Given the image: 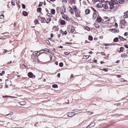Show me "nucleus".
Instances as JSON below:
<instances>
[{"label": "nucleus", "instance_id": "obj_61", "mask_svg": "<svg viewBox=\"0 0 128 128\" xmlns=\"http://www.w3.org/2000/svg\"><path fill=\"white\" fill-rule=\"evenodd\" d=\"M17 4L18 5V6L19 7V8H20V5L18 3H17Z\"/></svg>", "mask_w": 128, "mask_h": 128}, {"label": "nucleus", "instance_id": "obj_36", "mask_svg": "<svg viewBox=\"0 0 128 128\" xmlns=\"http://www.w3.org/2000/svg\"><path fill=\"white\" fill-rule=\"evenodd\" d=\"M88 39L90 41H92L93 40V37L92 36H88Z\"/></svg>", "mask_w": 128, "mask_h": 128}, {"label": "nucleus", "instance_id": "obj_7", "mask_svg": "<svg viewBox=\"0 0 128 128\" xmlns=\"http://www.w3.org/2000/svg\"><path fill=\"white\" fill-rule=\"evenodd\" d=\"M60 33L62 34L63 36L66 35L67 34V32L66 30H63L62 29H61L60 31Z\"/></svg>", "mask_w": 128, "mask_h": 128}, {"label": "nucleus", "instance_id": "obj_20", "mask_svg": "<svg viewBox=\"0 0 128 128\" xmlns=\"http://www.w3.org/2000/svg\"><path fill=\"white\" fill-rule=\"evenodd\" d=\"M118 37L119 39L120 40H122V41H126L127 40L126 39L122 37L121 36H119Z\"/></svg>", "mask_w": 128, "mask_h": 128}, {"label": "nucleus", "instance_id": "obj_54", "mask_svg": "<svg viewBox=\"0 0 128 128\" xmlns=\"http://www.w3.org/2000/svg\"><path fill=\"white\" fill-rule=\"evenodd\" d=\"M128 34V32H125L124 34V35L125 36H126Z\"/></svg>", "mask_w": 128, "mask_h": 128}, {"label": "nucleus", "instance_id": "obj_4", "mask_svg": "<svg viewBox=\"0 0 128 128\" xmlns=\"http://www.w3.org/2000/svg\"><path fill=\"white\" fill-rule=\"evenodd\" d=\"M113 1L116 2V4H115V6H118L117 4L118 3L122 4L124 2V0H114Z\"/></svg>", "mask_w": 128, "mask_h": 128}, {"label": "nucleus", "instance_id": "obj_11", "mask_svg": "<svg viewBox=\"0 0 128 128\" xmlns=\"http://www.w3.org/2000/svg\"><path fill=\"white\" fill-rule=\"evenodd\" d=\"M75 114V113L74 112L68 113L66 114L67 116L70 117H72L74 116Z\"/></svg>", "mask_w": 128, "mask_h": 128}, {"label": "nucleus", "instance_id": "obj_45", "mask_svg": "<svg viewBox=\"0 0 128 128\" xmlns=\"http://www.w3.org/2000/svg\"><path fill=\"white\" fill-rule=\"evenodd\" d=\"M86 29L88 31H89L90 30V28L87 26H86L85 27Z\"/></svg>", "mask_w": 128, "mask_h": 128}, {"label": "nucleus", "instance_id": "obj_18", "mask_svg": "<svg viewBox=\"0 0 128 128\" xmlns=\"http://www.w3.org/2000/svg\"><path fill=\"white\" fill-rule=\"evenodd\" d=\"M68 9L69 10V12H70L72 14H74L73 10L71 7L69 6L68 8Z\"/></svg>", "mask_w": 128, "mask_h": 128}, {"label": "nucleus", "instance_id": "obj_24", "mask_svg": "<svg viewBox=\"0 0 128 128\" xmlns=\"http://www.w3.org/2000/svg\"><path fill=\"white\" fill-rule=\"evenodd\" d=\"M22 14L24 16H27L28 14V12L25 11H23L22 12Z\"/></svg>", "mask_w": 128, "mask_h": 128}, {"label": "nucleus", "instance_id": "obj_64", "mask_svg": "<svg viewBox=\"0 0 128 128\" xmlns=\"http://www.w3.org/2000/svg\"><path fill=\"white\" fill-rule=\"evenodd\" d=\"M124 46L126 48H128V45H125Z\"/></svg>", "mask_w": 128, "mask_h": 128}, {"label": "nucleus", "instance_id": "obj_49", "mask_svg": "<svg viewBox=\"0 0 128 128\" xmlns=\"http://www.w3.org/2000/svg\"><path fill=\"white\" fill-rule=\"evenodd\" d=\"M88 56V55H84L83 56V58L84 59L86 60L88 58H86V57Z\"/></svg>", "mask_w": 128, "mask_h": 128}, {"label": "nucleus", "instance_id": "obj_26", "mask_svg": "<svg viewBox=\"0 0 128 128\" xmlns=\"http://www.w3.org/2000/svg\"><path fill=\"white\" fill-rule=\"evenodd\" d=\"M16 2V0H12L11 1V4L13 6L15 5V3Z\"/></svg>", "mask_w": 128, "mask_h": 128}, {"label": "nucleus", "instance_id": "obj_21", "mask_svg": "<svg viewBox=\"0 0 128 128\" xmlns=\"http://www.w3.org/2000/svg\"><path fill=\"white\" fill-rule=\"evenodd\" d=\"M95 123L94 122L92 123L89 126H88L86 128H88V127L90 126V127H92L94 126L95 125Z\"/></svg>", "mask_w": 128, "mask_h": 128}, {"label": "nucleus", "instance_id": "obj_19", "mask_svg": "<svg viewBox=\"0 0 128 128\" xmlns=\"http://www.w3.org/2000/svg\"><path fill=\"white\" fill-rule=\"evenodd\" d=\"M97 14L96 12H94L92 15V19L95 20L97 17Z\"/></svg>", "mask_w": 128, "mask_h": 128}, {"label": "nucleus", "instance_id": "obj_47", "mask_svg": "<svg viewBox=\"0 0 128 128\" xmlns=\"http://www.w3.org/2000/svg\"><path fill=\"white\" fill-rule=\"evenodd\" d=\"M74 32V29L71 28V30H70V33H73Z\"/></svg>", "mask_w": 128, "mask_h": 128}, {"label": "nucleus", "instance_id": "obj_25", "mask_svg": "<svg viewBox=\"0 0 128 128\" xmlns=\"http://www.w3.org/2000/svg\"><path fill=\"white\" fill-rule=\"evenodd\" d=\"M124 47H121L120 48V50L119 51V52L120 53L121 52H123L124 50Z\"/></svg>", "mask_w": 128, "mask_h": 128}, {"label": "nucleus", "instance_id": "obj_37", "mask_svg": "<svg viewBox=\"0 0 128 128\" xmlns=\"http://www.w3.org/2000/svg\"><path fill=\"white\" fill-rule=\"evenodd\" d=\"M41 10L42 8L40 7L38 8L37 9V11L38 12H41Z\"/></svg>", "mask_w": 128, "mask_h": 128}, {"label": "nucleus", "instance_id": "obj_6", "mask_svg": "<svg viewBox=\"0 0 128 128\" xmlns=\"http://www.w3.org/2000/svg\"><path fill=\"white\" fill-rule=\"evenodd\" d=\"M38 53V51H34V52L32 55L31 59L34 60L35 59V58Z\"/></svg>", "mask_w": 128, "mask_h": 128}, {"label": "nucleus", "instance_id": "obj_1", "mask_svg": "<svg viewBox=\"0 0 128 128\" xmlns=\"http://www.w3.org/2000/svg\"><path fill=\"white\" fill-rule=\"evenodd\" d=\"M116 2L113 0L110 2L106 1L102 4V6L106 10H108L109 8L112 11H114L118 8L117 6H115Z\"/></svg>", "mask_w": 128, "mask_h": 128}, {"label": "nucleus", "instance_id": "obj_53", "mask_svg": "<svg viewBox=\"0 0 128 128\" xmlns=\"http://www.w3.org/2000/svg\"><path fill=\"white\" fill-rule=\"evenodd\" d=\"M47 1L49 2H50V1L52 2H54L56 0H47Z\"/></svg>", "mask_w": 128, "mask_h": 128}, {"label": "nucleus", "instance_id": "obj_41", "mask_svg": "<svg viewBox=\"0 0 128 128\" xmlns=\"http://www.w3.org/2000/svg\"><path fill=\"white\" fill-rule=\"evenodd\" d=\"M5 73V72L4 70H2V72L0 73V75L2 76L4 75Z\"/></svg>", "mask_w": 128, "mask_h": 128}, {"label": "nucleus", "instance_id": "obj_55", "mask_svg": "<svg viewBox=\"0 0 128 128\" xmlns=\"http://www.w3.org/2000/svg\"><path fill=\"white\" fill-rule=\"evenodd\" d=\"M69 54V53H68V52H64V54L66 55H68Z\"/></svg>", "mask_w": 128, "mask_h": 128}, {"label": "nucleus", "instance_id": "obj_14", "mask_svg": "<svg viewBox=\"0 0 128 128\" xmlns=\"http://www.w3.org/2000/svg\"><path fill=\"white\" fill-rule=\"evenodd\" d=\"M60 24L62 25H64L66 24V22L65 21L63 20H60Z\"/></svg>", "mask_w": 128, "mask_h": 128}, {"label": "nucleus", "instance_id": "obj_16", "mask_svg": "<svg viewBox=\"0 0 128 128\" xmlns=\"http://www.w3.org/2000/svg\"><path fill=\"white\" fill-rule=\"evenodd\" d=\"M102 18L100 16H98L97 17L96 21L98 23H100L101 22L102 20Z\"/></svg>", "mask_w": 128, "mask_h": 128}, {"label": "nucleus", "instance_id": "obj_12", "mask_svg": "<svg viewBox=\"0 0 128 128\" xmlns=\"http://www.w3.org/2000/svg\"><path fill=\"white\" fill-rule=\"evenodd\" d=\"M112 32H113L117 33L119 32V30L118 29H112Z\"/></svg>", "mask_w": 128, "mask_h": 128}, {"label": "nucleus", "instance_id": "obj_30", "mask_svg": "<svg viewBox=\"0 0 128 128\" xmlns=\"http://www.w3.org/2000/svg\"><path fill=\"white\" fill-rule=\"evenodd\" d=\"M104 0H94V2H96L98 1L100 2H104Z\"/></svg>", "mask_w": 128, "mask_h": 128}, {"label": "nucleus", "instance_id": "obj_60", "mask_svg": "<svg viewBox=\"0 0 128 128\" xmlns=\"http://www.w3.org/2000/svg\"><path fill=\"white\" fill-rule=\"evenodd\" d=\"M74 76V75L73 74H71L70 76V78H73Z\"/></svg>", "mask_w": 128, "mask_h": 128}, {"label": "nucleus", "instance_id": "obj_51", "mask_svg": "<svg viewBox=\"0 0 128 128\" xmlns=\"http://www.w3.org/2000/svg\"><path fill=\"white\" fill-rule=\"evenodd\" d=\"M13 113L12 112H10L8 114H6V116H8L9 115H12Z\"/></svg>", "mask_w": 128, "mask_h": 128}, {"label": "nucleus", "instance_id": "obj_48", "mask_svg": "<svg viewBox=\"0 0 128 128\" xmlns=\"http://www.w3.org/2000/svg\"><path fill=\"white\" fill-rule=\"evenodd\" d=\"M22 7L23 8L25 9L26 8V6L24 4H22Z\"/></svg>", "mask_w": 128, "mask_h": 128}, {"label": "nucleus", "instance_id": "obj_8", "mask_svg": "<svg viewBox=\"0 0 128 128\" xmlns=\"http://www.w3.org/2000/svg\"><path fill=\"white\" fill-rule=\"evenodd\" d=\"M28 77L30 78H35V76L31 72H29L28 74Z\"/></svg>", "mask_w": 128, "mask_h": 128}, {"label": "nucleus", "instance_id": "obj_59", "mask_svg": "<svg viewBox=\"0 0 128 128\" xmlns=\"http://www.w3.org/2000/svg\"><path fill=\"white\" fill-rule=\"evenodd\" d=\"M116 76L118 78H120L121 77V76L119 75H117Z\"/></svg>", "mask_w": 128, "mask_h": 128}, {"label": "nucleus", "instance_id": "obj_10", "mask_svg": "<svg viewBox=\"0 0 128 128\" xmlns=\"http://www.w3.org/2000/svg\"><path fill=\"white\" fill-rule=\"evenodd\" d=\"M52 30L55 32L58 31L59 30L58 26H54L52 28Z\"/></svg>", "mask_w": 128, "mask_h": 128}, {"label": "nucleus", "instance_id": "obj_33", "mask_svg": "<svg viewBox=\"0 0 128 128\" xmlns=\"http://www.w3.org/2000/svg\"><path fill=\"white\" fill-rule=\"evenodd\" d=\"M113 44H104V45L106 46H111Z\"/></svg>", "mask_w": 128, "mask_h": 128}, {"label": "nucleus", "instance_id": "obj_44", "mask_svg": "<svg viewBox=\"0 0 128 128\" xmlns=\"http://www.w3.org/2000/svg\"><path fill=\"white\" fill-rule=\"evenodd\" d=\"M91 8H92V9L93 10V11L94 12H96V10L94 9V8L93 7H91Z\"/></svg>", "mask_w": 128, "mask_h": 128}, {"label": "nucleus", "instance_id": "obj_40", "mask_svg": "<svg viewBox=\"0 0 128 128\" xmlns=\"http://www.w3.org/2000/svg\"><path fill=\"white\" fill-rule=\"evenodd\" d=\"M94 25L95 26L96 28H98L100 27L99 25L98 24H95Z\"/></svg>", "mask_w": 128, "mask_h": 128}, {"label": "nucleus", "instance_id": "obj_50", "mask_svg": "<svg viewBox=\"0 0 128 128\" xmlns=\"http://www.w3.org/2000/svg\"><path fill=\"white\" fill-rule=\"evenodd\" d=\"M108 69L106 68H103L102 70L105 72H106L108 71Z\"/></svg>", "mask_w": 128, "mask_h": 128}, {"label": "nucleus", "instance_id": "obj_43", "mask_svg": "<svg viewBox=\"0 0 128 128\" xmlns=\"http://www.w3.org/2000/svg\"><path fill=\"white\" fill-rule=\"evenodd\" d=\"M4 16L2 14L0 16V18L2 19H4Z\"/></svg>", "mask_w": 128, "mask_h": 128}, {"label": "nucleus", "instance_id": "obj_42", "mask_svg": "<svg viewBox=\"0 0 128 128\" xmlns=\"http://www.w3.org/2000/svg\"><path fill=\"white\" fill-rule=\"evenodd\" d=\"M59 66L61 67H62L63 66V64L62 62H61L59 64Z\"/></svg>", "mask_w": 128, "mask_h": 128}, {"label": "nucleus", "instance_id": "obj_28", "mask_svg": "<svg viewBox=\"0 0 128 128\" xmlns=\"http://www.w3.org/2000/svg\"><path fill=\"white\" fill-rule=\"evenodd\" d=\"M72 9L74 10V12L76 10H78L77 8L75 6H72Z\"/></svg>", "mask_w": 128, "mask_h": 128}, {"label": "nucleus", "instance_id": "obj_34", "mask_svg": "<svg viewBox=\"0 0 128 128\" xmlns=\"http://www.w3.org/2000/svg\"><path fill=\"white\" fill-rule=\"evenodd\" d=\"M46 16H49V17H52V15L50 13H48L46 14Z\"/></svg>", "mask_w": 128, "mask_h": 128}, {"label": "nucleus", "instance_id": "obj_22", "mask_svg": "<svg viewBox=\"0 0 128 128\" xmlns=\"http://www.w3.org/2000/svg\"><path fill=\"white\" fill-rule=\"evenodd\" d=\"M90 12V10L88 9H86L85 11V13L86 14H89Z\"/></svg>", "mask_w": 128, "mask_h": 128}, {"label": "nucleus", "instance_id": "obj_29", "mask_svg": "<svg viewBox=\"0 0 128 128\" xmlns=\"http://www.w3.org/2000/svg\"><path fill=\"white\" fill-rule=\"evenodd\" d=\"M34 23L35 24H39L38 20L37 19L34 20Z\"/></svg>", "mask_w": 128, "mask_h": 128}, {"label": "nucleus", "instance_id": "obj_13", "mask_svg": "<svg viewBox=\"0 0 128 128\" xmlns=\"http://www.w3.org/2000/svg\"><path fill=\"white\" fill-rule=\"evenodd\" d=\"M20 104L24 106L26 105V102L25 101L20 102H18Z\"/></svg>", "mask_w": 128, "mask_h": 128}, {"label": "nucleus", "instance_id": "obj_58", "mask_svg": "<svg viewBox=\"0 0 128 128\" xmlns=\"http://www.w3.org/2000/svg\"><path fill=\"white\" fill-rule=\"evenodd\" d=\"M120 80H121V81L122 82H124V80L122 78H121L120 79Z\"/></svg>", "mask_w": 128, "mask_h": 128}, {"label": "nucleus", "instance_id": "obj_23", "mask_svg": "<svg viewBox=\"0 0 128 128\" xmlns=\"http://www.w3.org/2000/svg\"><path fill=\"white\" fill-rule=\"evenodd\" d=\"M69 3L71 4H75L76 0H69Z\"/></svg>", "mask_w": 128, "mask_h": 128}, {"label": "nucleus", "instance_id": "obj_35", "mask_svg": "<svg viewBox=\"0 0 128 128\" xmlns=\"http://www.w3.org/2000/svg\"><path fill=\"white\" fill-rule=\"evenodd\" d=\"M41 51H46L47 52H49V50L48 48H45L44 49L41 50L40 51V52Z\"/></svg>", "mask_w": 128, "mask_h": 128}, {"label": "nucleus", "instance_id": "obj_5", "mask_svg": "<svg viewBox=\"0 0 128 128\" xmlns=\"http://www.w3.org/2000/svg\"><path fill=\"white\" fill-rule=\"evenodd\" d=\"M38 18L41 21L42 23H46V20L45 18L42 17L40 16L38 17Z\"/></svg>", "mask_w": 128, "mask_h": 128}, {"label": "nucleus", "instance_id": "obj_9", "mask_svg": "<svg viewBox=\"0 0 128 128\" xmlns=\"http://www.w3.org/2000/svg\"><path fill=\"white\" fill-rule=\"evenodd\" d=\"M62 18L65 20L68 21L69 20V17L66 14H64L62 16Z\"/></svg>", "mask_w": 128, "mask_h": 128}, {"label": "nucleus", "instance_id": "obj_32", "mask_svg": "<svg viewBox=\"0 0 128 128\" xmlns=\"http://www.w3.org/2000/svg\"><path fill=\"white\" fill-rule=\"evenodd\" d=\"M102 4H101L100 3H98L97 5V7L98 8H101L102 6Z\"/></svg>", "mask_w": 128, "mask_h": 128}, {"label": "nucleus", "instance_id": "obj_56", "mask_svg": "<svg viewBox=\"0 0 128 128\" xmlns=\"http://www.w3.org/2000/svg\"><path fill=\"white\" fill-rule=\"evenodd\" d=\"M46 42L48 44H49L50 43V42L49 40H46Z\"/></svg>", "mask_w": 128, "mask_h": 128}, {"label": "nucleus", "instance_id": "obj_17", "mask_svg": "<svg viewBox=\"0 0 128 128\" xmlns=\"http://www.w3.org/2000/svg\"><path fill=\"white\" fill-rule=\"evenodd\" d=\"M121 56L122 58H125L128 57V55L127 54L124 53L121 54Z\"/></svg>", "mask_w": 128, "mask_h": 128}, {"label": "nucleus", "instance_id": "obj_2", "mask_svg": "<svg viewBox=\"0 0 128 128\" xmlns=\"http://www.w3.org/2000/svg\"><path fill=\"white\" fill-rule=\"evenodd\" d=\"M59 10L60 14H64L66 12V8L64 6H63L60 8L57 7V10Z\"/></svg>", "mask_w": 128, "mask_h": 128}, {"label": "nucleus", "instance_id": "obj_15", "mask_svg": "<svg viewBox=\"0 0 128 128\" xmlns=\"http://www.w3.org/2000/svg\"><path fill=\"white\" fill-rule=\"evenodd\" d=\"M46 23L48 24L49 23L50 21H51L52 18L51 17H49V16L46 17Z\"/></svg>", "mask_w": 128, "mask_h": 128}, {"label": "nucleus", "instance_id": "obj_3", "mask_svg": "<svg viewBox=\"0 0 128 128\" xmlns=\"http://www.w3.org/2000/svg\"><path fill=\"white\" fill-rule=\"evenodd\" d=\"M74 13L75 14V17L76 18L80 17L81 16V12L80 10H76L75 11Z\"/></svg>", "mask_w": 128, "mask_h": 128}, {"label": "nucleus", "instance_id": "obj_46", "mask_svg": "<svg viewBox=\"0 0 128 128\" xmlns=\"http://www.w3.org/2000/svg\"><path fill=\"white\" fill-rule=\"evenodd\" d=\"M128 17V14H125L123 16V18H127Z\"/></svg>", "mask_w": 128, "mask_h": 128}, {"label": "nucleus", "instance_id": "obj_62", "mask_svg": "<svg viewBox=\"0 0 128 128\" xmlns=\"http://www.w3.org/2000/svg\"><path fill=\"white\" fill-rule=\"evenodd\" d=\"M60 73H58V74L57 76L59 78L60 76Z\"/></svg>", "mask_w": 128, "mask_h": 128}, {"label": "nucleus", "instance_id": "obj_52", "mask_svg": "<svg viewBox=\"0 0 128 128\" xmlns=\"http://www.w3.org/2000/svg\"><path fill=\"white\" fill-rule=\"evenodd\" d=\"M101 54L102 56H106V54L104 52H101Z\"/></svg>", "mask_w": 128, "mask_h": 128}, {"label": "nucleus", "instance_id": "obj_31", "mask_svg": "<svg viewBox=\"0 0 128 128\" xmlns=\"http://www.w3.org/2000/svg\"><path fill=\"white\" fill-rule=\"evenodd\" d=\"M2 97L3 98H15L14 97H12V96H2Z\"/></svg>", "mask_w": 128, "mask_h": 128}, {"label": "nucleus", "instance_id": "obj_27", "mask_svg": "<svg viewBox=\"0 0 128 128\" xmlns=\"http://www.w3.org/2000/svg\"><path fill=\"white\" fill-rule=\"evenodd\" d=\"M50 12L52 14H55V10L54 9H52L50 10Z\"/></svg>", "mask_w": 128, "mask_h": 128}, {"label": "nucleus", "instance_id": "obj_39", "mask_svg": "<svg viewBox=\"0 0 128 128\" xmlns=\"http://www.w3.org/2000/svg\"><path fill=\"white\" fill-rule=\"evenodd\" d=\"M58 86L56 84H54L52 85V87L54 88H58Z\"/></svg>", "mask_w": 128, "mask_h": 128}, {"label": "nucleus", "instance_id": "obj_38", "mask_svg": "<svg viewBox=\"0 0 128 128\" xmlns=\"http://www.w3.org/2000/svg\"><path fill=\"white\" fill-rule=\"evenodd\" d=\"M118 38H116L114 39V42H116L118 41Z\"/></svg>", "mask_w": 128, "mask_h": 128}, {"label": "nucleus", "instance_id": "obj_57", "mask_svg": "<svg viewBox=\"0 0 128 128\" xmlns=\"http://www.w3.org/2000/svg\"><path fill=\"white\" fill-rule=\"evenodd\" d=\"M3 50H4V51L3 52H8V51L7 50H6L4 49Z\"/></svg>", "mask_w": 128, "mask_h": 128}, {"label": "nucleus", "instance_id": "obj_63", "mask_svg": "<svg viewBox=\"0 0 128 128\" xmlns=\"http://www.w3.org/2000/svg\"><path fill=\"white\" fill-rule=\"evenodd\" d=\"M53 36H54V34H52V33L51 34H50V37L51 38H52V37H53Z\"/></svg>", "mask_w": 128, "mask_h": 128}]
</instances>
